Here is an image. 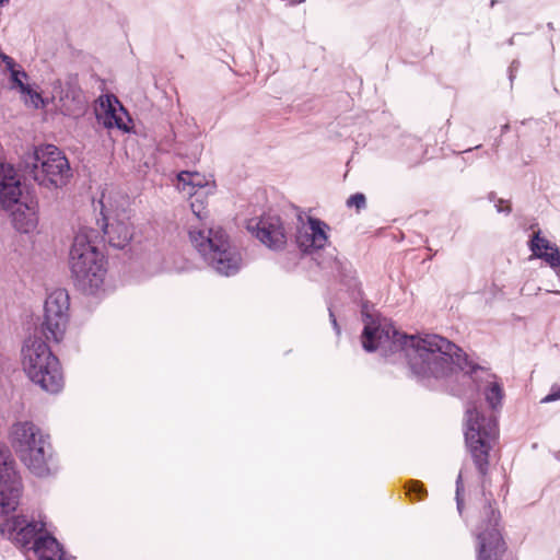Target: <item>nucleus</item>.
Wrapping results in <instances>:
<instances>
[{
	"label": "nucleus",
	"mask_w": 560,
	"mask_h": 560,
	"mask_svg": "<svg viewBox=\"0 0 560 560\" xmlns=\"http://www.w3.org/2000/svg\"><path fill=\"white\" fill-rule=\"evenodd\" d=\"M485 397L492 409L500 406L503 398V390L500 384L495 382L490 383L485 389Z\"/></svg>",
	"instance_id": "20"
},
{
	"label": "nucleus",
	"mask_w": 560,
	"mask_h": 560,
	"mask_svg": "<svg viewBox=\"0 0 560 560\" xmlns=\"http://www.w3.org/2000/svg\"><path fill=\"white\" fill-rule=\"evenodd\" d=\"M520 66V62L518 61H513L511 67H510V80L512 81L513 78H514V71L517 69V67Z\"/></svg>",
	"instance_id": "34"
},
{
	"label": "nucleus",
	"mask_w": 560,
	"mask_h": 560,
	"mask_svg": "<svg viewBox=\"0 0 560 560\" xmlns=\"http://www.w3.org/2000/svg\"><path fill=\"white\" fill-rule=\"evenodd\" d=\"M330 228L324 221L307 217L298 229L296 244L303 253L311 254L328 244Z\"/></svg>",
	"instance_id": "13"
},
{
	"label": "nucleus",
	"mask_w": 560,
	"mask_h": 560,
	"mask_svg": "<svg viewBox=\"0 0 560 560\" xmlns=\"http://www.w3.org/2000/svg\"><path fill=\"white\" fill-rule=\"evenodd\" d=\"M93 230L80 229L69 254L71 273L77 284L86 293L97 292L105 280L104 255L92 245Z\"/></svg>",
	"instance_id": "2"
},
{
	"label": "nucleus",
	"mask_w": 560,
	"mask_h": 560,
	"mask_svg": "<svg viewBox=\"0 0 560 560\" xmlns=\"http://www.w3.org/2000/svg\"><path fill=\"white\" fill-rule=\"evenodd\" d=\"M10 436L12 446L20 460L27 457L31 451L50 441L49 435L31 421L14 423L11 428Z\"/></svg>",
	"instance_id": "12"
},
{
	"label": "nucleus",
	"mask_w": 560,
	"mask_h": 560,
	"mask_svg": "<svg viewBox=\"0 0 560 560\" xmlns=\"http://www.w3.org/2000/svg\"><path fill=\"white\" fill-rule=\"evenodd\" d=\"M46 365L47 364L44 363V364L39 365V369H38V374H43L45 383H43V382H34L35 384H38L44 390H46L45 384L47 382H50L49 380L52 376V374L50 373V369L46 368Z\"/></svg>",
	"instance_id": "30"
},
{
	"label": "nucleus",
	"mask_w": 560,
	"mask_h": 560,
	"mask_svg": "<svg viewBox=\"0 0 560 560\" xmlns=\"http://www.w3.org/2000/svg\"><path fill=\"white\" fill-rule=\"evenodd\" d=\"M21 462L37 478H50L59 471V459L50 441L31 451L30 455Z\"/></svg>",
	"instance_id": "14"
},
{
	"label": "nucleus",
	"mask_w": 560,
	"mask_h": 560,
	"mask_svg": "<svg viewBox=\"0 0 560 560\" xmlns=\"http://www.w3.org/2000/svg\"><path fill=\"white\" fill-rule=\"evenodd\" d=\"M535 256L537 258L544 259L553 269L560 267V252L557 246L549 250L540 252Z\"/></svg>",
	"instance_id": "24"
},
{
	"label": "nucleus",
	"mask_w": 560,
	"mask_h": 560,
	"mask_svg": "<svg viewBox=\"0 0 560 560\" xmlns=\"http://www.w3.org/2000/svg\"><path fill=\"white\" fill-rule=\"evenodd\" d=\"M10 81L12 84V89H18L21 92H28V84L25 81L28 78V74L21 68L15 67L13 70H10Z\"/></svg>",
	"instance_id": "21"
},
{
	"label": "nucleus",
	"mask_w": 560,
	"mask_h": 560,
	"mask_svg": "<svg viewBox=\"0 0 560 560\" xmlns=\"http://www.w3.org/2000/svg\"><path fill=\"white\" fill-rule=\"evenodd\" d=\"M177 182L179 191L189 198L201 196L208 186L206 177L198 172L183 171L177 175Z\"/></svg>",
	"instance_id": "18"
},
{
	"label": "nucleus",
	"mask_w": 560,
	"mask_h": 560,
	"mask_svg": "<svg viewBox=\"0 0 560 560\" xmlns=\"http://www.w3.org/2000/svg\"><path fill=\"white\" fill-rule=\"evenodd\" d=\"M555 246L557 245L549 242L547 238L541 237L540 232H536L529 242V247L534 255L540 252L549 250Z\"/></svg>",
	"instance_id": "23"
},
{
	"label": "nucleus",
	"mask_w": 560,
	"mask_h": 560,
	"mask_svg": "<svg viewBox=\"0 0 560 560\" xmlns=\"http://www.w3.org/2000/svg\"><path fill=\"white\" fill-rule=\"evenodd\" d=\"M247 230L271 250H282L287 245V233L278 215L264 214L260 218L250 219Z\"/></svg>",
	"instance_id": "10"
},
{
	"label": "nucleus",
	"mask_w": 560,
	"mask_h": 560,
	"mask_svg": "<svg viewBox=\"0 0 560 560\" xmlns=\"http://www.w3.org/2000/svg\"><path fill=\"white\" fill-rule=\"evenodd\" d=\"M97 119L107 129L117 128L122 131L129 130L128 122L130 119L127 112L117 100H115L114 103L107 100V106L102 114L97 115Z\"/></svg>",
	"instance_id": "17"
},
{
	"label": "nucleus",
	"mask_w": 560,
	"mask_h": 560,
	"mask_svg": "<svg viewBox=\"0 0 560 560\" xmlns=\"http://www.w3.org/2000/svg\"><path fill=\"white\" fill-rule=\"evenodd\" d=\"M362 314L364 328L361 338L365 351H380L385 358L404 353L411 373L421 381L443 378L455 369H464L462 350L446 338L435 334H401L389 319L374 318L365 310Z\"/></svg>",
	"instance_id": "1"
},
{
	"label": "nucleus",
	"mask_w": 560,
	"mask_h": 560,
	"mask_svg": "<svg viewBox=\"0 0 560 560\" xmlns=\"http://www.w3.org/2000/svg\"><path fill=\"white\" fill-rule=\"evenodd\" d=\"M12 211V223L22 233H30L37 225V217L34 207L18 201Z\"/></svg>",
	"instance_id": "19"
},
{
	"label": "nucleus",
	"mask_w": 560,
	"mask_h": 560,
	"mask_svg": "<svg viewBox=\"0 0 560 560\" xmlns=\"http://www.w3.org/2000/svg\"><path fill=\"white\" fill-rule=\"evenodd\" d=\"M489 199H490L491 201H492V200H494V194H493V192L489 195Z\"/></svg>",
	"instance_id": "37"
},
{
	"label": "nucleus",
	"mask_w": 560,
	"mask_h": 560,
	"mask_svg": "<svg viewBox=\"0 0 560 560\" xmlns=\"http://www.w3.org/2000/svg\"><path fill=\"white\" fill-rule=\"evenodd\" d=\"M128 213L122 210L115 218L104 215V234L110 246L124 248L132 238V225Z\"/></svg>",
	"instance_id": "16"
},
{
	"label": "nucleus",
	"mask_w": 560,
	"mask_h": 560,
	"mask_svg": "<svg viewBox=\"0 0 560 560\" xmlns=\"http://www.w3.org/2000/svg\"><path fill=\"white\" fill-rule=\"evenodd\" d=\"M50 102L65 116L79 117L86 108L82 90L72 81L56 80L52 83Z\"/></svg>",
	"instance_id": "11"
},
{
	"label": "nucleus",
	"mask_w": 560,
	"mask_h": 560,
	"mask_svg": "<svg viewBox=\"0 0 560 560\" xmlns=\"http://www.w3.org/2000/svg\"><path fill=\"white\" fill-rule=\"evenodd\" d=\"M23 493V479L15 463H0V516L4 520L13 516L21 504Z\"/></svg>",
	"instance_id": "9"
},
{
	"label": "nucleus",
	"mask_w": 560,
	"mask_h": 560,
	"mask_svg": "<svg viewBox=\"0 0 560 560\" xmlns=\"http://www.w3.org/2000/svg\"><path fill=\"white\" fill-rule=\"evenodd\" d=\"M46 363V368L50 369L52 374L50 382L45 384L46 392L58 393L63 386V377L60 370V364L49 349V347L39 338H30L25 341L22 348V364L27 376L32 382H43V374H38L39 365Z\"/></svg>",
	"instance_id": "6"
},
{
	"label": "nucleus",
	"mask_w": 560,
	"mask_h": 560,
	"mask_svg": "<svg viewBox=\"0 0 560 560\" xmlns=\"http://www.w3.org/2000/svg\"><path fill=\"white\" fill-rule=\"evenodd\" d=\"M464 435L477 470L481 476H486L489 468V453L499 435L495 418L485 416L480 407L475 404L468 406L465 413Z\"/></svg>",
	"instance_id": "4"
},
{
	"label": "nucleus",
	"mask_w": 560,
	"mask_h": 560,
	"mask_svg": "<svg viewBox=\"0 0 560 560\" xmlns=\"http://www.w3.org/2000/svg\"><path fill=\"white\" fill-rule=\"evenodd\" d=\"M347 206L350 208L354 207V208H357V210L364 209L366 206L365 196L361 192H357V194L350 196L349 199L347 200Z\"/></svg>",
	"instance_id": "27"
},
{
	"label": "nucleus",
	"mask_w": 560,
	"mask_h": 560,
	"mask_svg": "<svg viewBox=\"0 0 560 560\" xmlns=\"http://www.w3.org/2000/svg\"><path fill=\"white\" fill-rule=\"evenodd\" d=\"M329 317H330V320H331V324H332V327H334L336 334L339 335L340 334V328H339L337 319H336L334 313L331 312V310H329Z\"/></svg>",
	"instance_id": "33"
},
{
	"label": "nucleus",
	"mask_w": 560,
	"mask_h": 560,
	"mask_svg": "<svg viewBox=\"0 0 560 560\" xmlns=\"http://www.w3.org/2000/svg\"><path fill=\"white\" fill-rule=\"evenodd\" d=\"M25 96V104L33 106L34 108H44L50 102L49 98H44L38 92L34 91L28 86V92H21Z\"/></svg>",
	"instance_id": "22"
},
{
	"label": "nucleus",
	"mask_w": 560,
	"mask_h": 560,
	"mask_svg": "<svg viewBox=\"0 0 560 560\" xmlns=\"http://www.w3.org/2000/svg\"><path fill=\"white\" fill-rule=\"evenodd\" d=\"M100 203L102 205V210L105 208L103 200H100Z\"/></svg>",
	"instance_id": "38"
},
{
	"label": "nucleus",
	"mask_w": 560,
	"mask_h": 560,
	"mask_svg": "<svg viewBox=\"0 0 560 560\" xmlns=\"http://www.w3.org/2000/svg\"><path fill=\"white\" fill-rule=\"evenodd\" d=\"M560 399V385L558 384H555L551 386L550 388V393L545 396L540 402L541 404H549V402H552V401H556V400H559Z\"/></svg>",
	"instance_id": "28"
},
{
	"label": "nucleus",
	"mask_w": 560,
	"mask_h": 560,
	"mask_svg": "<svg viewBox=\"0 0 560 560\" xmlns=\"http://www.w3.org/2000/svg\"><path fill=\"white\" fill-rule=\"evenodd\" d=\"M500 513L488 504L482 511V520L477 527V560H500L504 541L499 529Z\"/></svg>",
	"instance_id": "7"
},
{
	"label": "nucleus",
	"mask_w": 560,
	"mask_h": 560,
	"mask_svg": "<svg viewBox=\"0 0 560 560\" xmlns=\"http://www.w3.org/2000/svg\"><path fill=\"white\" fill-rule=\"evenodd\" d=\"M464 490L463 486V477L462 474L458 475L456 480V503H457V510L459 514H462L463 511V499L460 497L462 491Z\"/></svg>",
	"instance_id": "29"
},
{
	"label": "nucleus",
	"mask_w": 560,
	"mask_h": 560,
	"mask_svg": "<svg viewBox=\"0 0 560 560\" xmlns=\"http://www.w3.org/2000/svg\"><path fill=\"white\" fill-rule=\"evenodd\" d=\"M0 59L5 65V69L8 71L13 70V68L16 67V62L14 61V59L3 52H0Z\"/></svg>",
	"instance_id": "31"
},
{
	"label": "nucleus",
	"mask_w": 560,
	"mask_h": 560,
	"mask_svg": "<svg viewBox=\"0 0 560 560\" xmlns=\"http://www.w3.org/2000/svg\"><path fill=\"white\" fill-rule=\"evenodd\" d=\"M407 494L411 500H422L427 495V490L419 481H411L407 486Z\"/></svg>",
	"instance_id": "26"
},
{
	"label": "nucleus",
	"mask_w": 560,
	"mask_h": 560,
	"mask_svg": "<svg viewBox=\"0 0 560 560\" xmlns=\"http://www.w3.org/2000/svg\"><path fill=\"white\" fill-rule=\"evenodd\" d=\"M509 129H510L509 124H505V125H503V126L501 127V132H502V133H505V132H508V130H509Z\"/></svg>",
	"instance_id": "35"
},
{
	"label": "nucleus",
	"mask_w": 560,
	"mask_h": 560,
	"mask_svg": "<svg viewBox=\"0 0 560 560\" xmlns=\"http://www.w3.org/2000/svg\"><path fill=\"white\" fill-rule=\"evenodd\" d=\"M207 192H203L201 196H194L190 198V209L192 214L201 220L207 215L205 203H203V197Z\"/></svg>",
	"instance_id": "25"
},
{
	"label": "nucleus",
	"mask_w": 560,
	"mask_h": 560,
	"mask_svg": "<svg viewBox=\"0 0 560 560\" xmlns=\"http://www.w3.org/2000/svg\"><path fill=\"white\" fill-rule=\"evenodd\" d=\"M10 0H0V8H3L5 7L7 4H9Z\"/></svg>",
	"instance_id": "36"
},
{
	"label": "nucleus",
	"mask_w": 560,
	"mask_h": 560,
	"mask_svg": "<svg viewBox=\"0 0 560 560\" xmlns=\"http://www.w3.org/2000/svg\"><path fill=\"white\" fill-rule=\"evenodd\" d=\"M22 196L21 179L9 163L0 162V207L11 210Z\"/></svg>",
	"instance_id": "15"
},
{
	"label": "nucleus",
	"mask_w": 560,
	"mask_h": 560,
	"mask_svg": "<svg viewBox=\"0 0 560 560\" xmlns=\"http://www.w3.org/2000/svg\"><path fill=\"white\" fill-rule=\"evenodd\" d=\"M495 209L498 213L509 214L511 212V207L509 205H504V200L502 199L497 201Z\"/></svg>",
	"instance_id": "32"
},
{
	"label": "nucleus",
	"mask_w": 560,
	"mask_h": 560,
	"mask_svg": "<svg viewBox=\"0 0 560 560\" xmlns=\"http://www.w3.org/2000/svg\"><path fill=\"white\" fill-rule=\"evenodd\" d=\"M189 238L205 262L222 276H234L242 267L238 249L231 245L229 235L220 228L189 229Z\"/></svg>",
	"instance_id": "3"
},
{
	"label": "nucleus",
	"mask_w": 560,
	"mask_h": 560,
	"mask_svg": "<svg viewBox=\"0 0 560 560\" xmlns=\"http://www.w3.org/2000/svg\"><path fill=\"white\" fill-rule=\"evenodd\" d=\"M69 295L65 289H56L45 301L43 332L47 339L62 340L68 324Z\"/></svg>",
	"instance_id": "8"
},
{
	"label": "nucleus",
	"mask_w": 560,
	"mask_h": 560,
	"mask_svg": "<svg viewBox=\"0 0 560 560\" xmlns=\"http://www.w3.org/2000/svg\"><path fill=\"white\" fill-rule=\"evenodd\" d=\"M25 163L34 180L48 189L65 186L71 176L67 158L52 144L35 148L26 155Z\"/></svg>",
	"instance_id": "5"
}]
</instances>
